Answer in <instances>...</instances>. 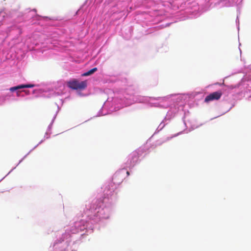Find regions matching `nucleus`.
<instances>
[{
    "mask_svg": "<svg viewBox=\"0 0 251 251\" xmlns=\"http://www.w3.org/2000/svg\"><path fill=\"white\" fill-rule=\"evenodd\" d=\"M97 70H98L97 68H96V67L92 69L91 70L88 71V72L82 74L81 75L82 76H86L90 75H92L93 74H94L95 72H96L97 71Z\"/></svg>",
    "mask_w": 251,
    "mask_h": 251,
    "instance_id": "39448f33",
    "label": "nucleus"
},
{
    "mask_svg": "<svg viewBox=\"0 0 251 251\" xmlns=\"http://www.w3.org/2000/svg\"><path fill=\"white\" fill-rule=\"evenodd\" d=\"M17 95H19V92H17Z\"/></svg>",
    "mask_w": 251,
    "mask_h": 251,
    "instance_id": "1a4fd4ad",
    "label": "nucleus"
},
{
    "mask_svg": "<svg viewBox=\"0 0 251 251\" xmlns=\"http://www.w3.org/2000/svg\"><path fill=\"white\" fill-rule=\"evenodd\" d=\"M226 88L228 90H232V89L235 88V86H234L233 85H229V86H227Z\"/></svg>",
    "mask_w": 251,
    "mask_h": 251,
    "instance_id": "423d86ee",
    "label": "nucleus"
},
{
    "mask_svg": "<svg viewBox=\"0 0 251 251\" xmlns=\"http://www.w3.org/2000/svg\"><path fill=\"white\" fill-rule=\"evenodd\" d=\"M34 86V84H22L20 85H18L17 86L11 87L10 88V90L11 92H14L15 90L23 89V88H32Z\"/></svg>",
    "mask_w": 251,
    "mask_h": 251,
    "instance_id": "7ed1b4c3",
    "label": "nucleus"
},
{
    "mask_svg": "<svg viewBox=\"0 0 251 251\" xmlns=\"http://www.w3.org/2000/svg\"><path fill=\"white\" fill-rule=\"evenodd\" d=\"M17 95H19V92H17Z\"/></svg>",
    "mask_w": 251,
    "mask_h": 251,
    "instance_id": "9d476101",
    "label": "nucleus"
},
{
    "mask_svg": "<svg viewBox=\"0 0 251 251\" xmlns=\"http://www.w3.org/2000/svg\"><path fill=\"white\" fill-rule=\"evenodd\" d=\"M222 95V93L221 91L214 92L207 95L204 99V101L208 103L212 100H218L221 98Z\"/></svg>",
    "mask_w": 251,
    "mask_h": 251,
    "instance_id": "f03ea898",
    "label": "nucleus"
},
{
    "mask_svg": "<svg viewBox=\"0 0 251 251\" xmlns=\"http://www.w3.org/2000/svg\"><path fill=\"white\" fill-rule=\"evenodd\" d=\"M123 176H124V173L123 172V170H120V171H117V172H116V173L114 174L113 178L114 179H116L119 177L121 176V178L120 180L122 181L123 179V177H124Z\"/></svg>",
    "mask_w": 251,
    "mask_h": 251,
    "instance_id": "20e7f679",
    "label": "nucleus"
},
{
    "mask_svg": "<svg viewBox=\"0 0 251 251\" xmlns=\"http://www.w3.org/2000/svg\"><path fill=\"white\" fill-rule=\"evenodd\" d=\"M133 155L136 157V153H134Z\"/></svg>",
    "mask_w": 251,
    "mask_h": 251,
    "instance_id": "6e6552de",
    "label": "nucleus"
},
{
    "mask_svg": "<svg viewBox=\"0 0 251 251\" xmlns=\"http://www.w3.org/2000/svg\"><path fill=\"white\" fill-rule=\"evenodd\" d=\"M68 86L73 90H84L87 86L86 80L79 82L76 79H73L68 82Z\"/></svg>",
    "mask_w": 251,
    "mask_h": 251,
    "instance_id": "f257e3e1",
    "label": "nucleus"
},
{
    "mask_svg": "<svg viewBox=\"0 0 251 251\" xmlns=\"http://www.w3.org/2000/svg\"><path fill=\"white\" fill-rule=\"evenodd\" d=\"M126 175H127V176H129V175H130V173H129V172L128 171H127V172H126Z\"/></svg>",
    "mask_w": 251,
    "mask_h": 251,
    "instance_id": "0eeeda50",
    "label": "nucleus"
}]
</instances>
